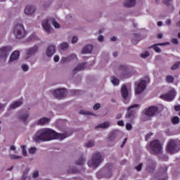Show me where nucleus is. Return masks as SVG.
Here are the masks:
<instances>
[{
	"mask_svg": "<svg viewBox=\"0 0 180 180\" xmlns=\"http://www.w3.org/2000/svg\"><path fill=\"white\" fill-rule=\"evenodd\" d=\"M172 3V0H164L165 5H167V6H169Z\"/></svg>",
	"mask_w": 180,
	"mask_h": 180,
	"instance_id": "44",
	"label": "nucleus"
},
{
	"mask_svg": "<svg viewBox=\"0 0 180 180\" xmlns=\"http://www.w3.org/2000/svg\"><path fill=\"white\" fill-rule=\"evenodd\" d=\"M121 95L124 99V103H127V102H126V99H127V96H129V90H127V86H126V85H123L122 86Z\"/></svg>",
	"mask_w": 180,
	"mask_h": 180,
	"instance_id": "13",
	"label": "nucleus"
},
{
	"mask_svg": "<svg viewBox=\"0 0 180 180\" xmlns=\"http://www.w3.org/2000/svg\"><path fill=\"white\" fill-rule=\"evenodd\" d=\"M56 53V46L54 45H51L48 47L46 49V56L48 57H51L53 54Z\"/></svg>",
	"mask_w": 180,
	"mask_h": 180,
	"instance_id": "15",
	"label": "nucleus"
},
{
	"mask_svg": "<svg viewBox=\"0 0 180 180\" xmlns=\"http://www.w3.org/2000/svg\"><path fill=\"white\" fill-rule=\"evenodd\" d=\"M70 136V134L68 133L58 134L51 129L45 128L37 131L35 140L36 141H50L51 140H56V139L64 140V139H67Z\"/></svg>",
	"mask_w": 180,
	"mask_h": 180,
	"instance_id": "1",
	"label": "nucleus"
},
{
	"mask_svg": "<svg viewBox=\"0 0 180 180\" xmlns=\"http://www.w3.org/2000/svg\"><path fill=\"white\" fill-rule=\"evenodd\" d=\"M32 176L33 178H37V176H39V171L34 172Z\"/></svg>",
	"mask_w": 180,
	"mask_h": 180,
	"instance_id": "52",
	"label": "nucleus"
},
{
	"mask_svg": "<svg viewBox=\"0 0 180 180\" xmlns=\"http://www.w3.org/2000/svg\"><path fill=\"white\" fill-rule=\"evenodd\" d=\"M151 136H153V133L148 134L146 136V141H147V140H148V139H150V137H151Z\"/></svg>",
	"mask_w": 180,
	"mask_h": 180,
	"instance_id": "57",
	"label": "nucleus"
},
{
	"mask_svg": "<svg viewBox=\"0 0 180 180\" xmlns=\"http://www.w3.org/2000/svg\"><path fill=\"white\" fill-rule=\"evenodd\" d=\"M79 114H80V115H92V112H89V111L80 110V111H79Z\"/></svg>",
	"mask_w": 180,
	"mask_h": 180,
	"instance_id": "41",
	"label": "nucleus"
},
{
	"mask_svg": "<svg viewBox=\"0 0 180 180\" xmlns=\"http://www.w3.org/2000/svg\"><path fill=\"white\" fill-rule=\"evenodd\" d=\"M143 168V163L139 164L138 166L136 167V169L140 171Z\"/></svg>",
	"mask_w": 180,
	"mask_h": 180,
	"instance_id": "51",
	"label": "nucleus"
},
{
	"mask_svg": "<svg viewBox=\"0 0 180 180\" xmlns=\"http://www.w3.org/2000/svg\"><path fill=\"white\" fill-rule=\"evenodd\" d=\"M109 126H110V123H109V122H104L100 124H98V126H96L95 127V129H108V127H109Z\"/></svg>",
	"mask_w": 180,
	"mask_h": 180,
	"instance_id": "26",
	"label": "nucleus"
},
{
	"mask_svg": "<svg viewBox=\"0 0 180 180\" xmlns=\"http://www.w3.org/2000/svg\"><path fill=\"white\" fill-rule=\"evenodd\" d=\"M140 41V40H137L136 39H132L131 40V43L134 44V46H136V44H137V43H139Z\"/></svg>",
	"mask_w": 180,
	"mask_h": 180,
	"instance_id": "54",
	"label": "nucleus"
},
{
	"mask_svg": "<svg viewBox=\"0 0 180 180\" xmlns=\"http://www.w3.org/2000/svg\"><path fill=\"white\" fill-rule=\"evenodd\" d=\"M19 56H20V52H19V51H14L10 56V61H15V60H18V58H19Z\"/></svg>",
	"mask_w": 180,
	"mask_h": 180,
	"instance_id": "20",
	"label": "nucleus"
},
{
	"mask_svg": "<svg viewBox=\"0 0 180 180\" xmlns=\"http://www.w3.org/2000/svg\"><path fill=\"white\" fill-rule=\"evenodd\" d=\"M50 122V118L42 117L38 121V124H47Z\"/></svg>",
	"mask_w": 180,
	"mask_h": 180,
	"instance_id": "28",
	"label": "nucleus"
},
{
	"mask_svg": "<svg viewBox=\"0 0 180 180\" xmlns=\"http://www.w3.org/2000/svg\"><path fill=\"white\" fill-rule=\"evenodd\" d=\"M156 165L157 163L155 161L149 160V165L147 166L148 171H149V172L154 171V169H155Z\"/></svg>",
	"mask_w": 180,
	"mask_h": 180,
	"instance_id": "21",
	"label": "nucleus"
},
{
	"mask_svg": "<svg viewBox=\"0 0 180 180\" xmlns=\"http://www.w3.org/2000/svg\"><path fill=\"white\" fill-rule=\"evenodd\" d=\"M29 171H30L29 169H26L24 171L23 176H22V180H26V176H27V174H29Z\"/></svg>",
	"mask_w": 180,
	"mask_h": 180,
	"instance_id": "40",
	"label": "nucleus"
},
{
	"mask_svg": "<svg viewBox=\"0 0 180 180\" xmlns=\"http://www.w3.org/2000/svg\"><path fill=\"white\" fill-rule=\"evenodd\" d=\"M150 153L153 155H158L162 154V145L158 139L153 140L149 145Z\"/></svg>",
	"mask_w": 180,
	"mask_h": 180,
	"instance_id": "3",
	"label": "nucleus"
},
{
	"mask_svg": "<svg viewBox=\"0 0 180 180\" xmlns=\"http://www.w3.org/2000/svg\"><path fill=\"white\" fill-rule=\"evenodd\" d=\"M158 112V107L157 106H150L147 109L145 112V115L148 116L149 117H153V116H155Z\"/></svg>",
	"mask_w": 180,
	"mask_h": 180,
	"instance_id": "11",
	"label": "nucleus"
},
{
	"mask_svg": "<svg viewBox=\"0 0 180 180\" xmlns=\"http://www.w3.org/2000/svg\"><path fill=\"white\" fill-rule=\"evenodd\" d=\"M68 49V43L63 42L60 44V50H67Z\"/></svg>",
	"mask_w": 180,
	"mask_h": 180,
	"instance_id": "35",
	"label": "nucleus"
},
{
	"mask_svg": "<svg viewBox=\"0 0 180 180\" xmlns=\"http://www.w3.org/2000/svg\"><path fill=\"white\" fill-rule=\"evenodd\" d=\"M36 148H30L29 149L30 154H34L36 153Z\"/></svg>",
	"mask_w": 180,
	"mask_h": 180,
	"instance_id": "45",
	"label": "nucleus"
},
{
	"mask_svg": "<svg viewBox=\"0 0 180 180\" xmlns=\"http://www.w3.org/2000/svg\"><path fill=\"white\" fill-rule=\"evenodd\" d=\"M166 82H167L169 84H172V82H174V78L173 76H171V75H167L166 76Z\"/></svg>",
	"mask_w": 180,
	"mask_h": 180,
	"instance_id": "32",
	"label": "nucleus"
},
{
	"mask_svg": "<svg viewBox=\"0 0 180 180\" xmlns=\"http://www.w3.org/2000/svg\"><path fill=\"white\" fill-rule=\"evenodd\" d=\"M85 63L79 64L76 68L73 69L74 74H77L78 71H84L85 70Z\"/></svg>",
	"mask_w": 180,
	"mask_h": 180,
	"instance_id": "18",
	"label": "nucleus"
},
{
	"mask_svg": "<svg viewBox=\"0 0 180 180\" xmlns=\"http://www.w3.org/2000/svg\"><path fill=\"white\" fill-rule=\"evenodd\" d=\"M10 150H12L13 151H15V150H16V147H15V146H11L10 147Z\"/></svg>",
	"mask_w": 180,
	"mask_h": 180,
	"instance_id": "62",
	"label": "nucleus"
},
{
	"mask_svg": "<svg viewBox=\"0 0 180 180\" xmlns=\"http://www.w3.org/2000/svg\"><path fill=\"white\" fill-rule=\"evenodd\" d=\"M96 177H97L98 179H101V178H102L101 172L96 173Z\"/></svg>",
	"mask_w": 180,
	"mask_h": 180,
	"instance_id": "59",
	"label": "nucleus"
},
{
	"mask_svg": "<svg viewBox=\"0 0 180 180\" xmlns=\"http://www.w3.org/2000/svg\"><path fill=\"white\" fill-rule=\"evenodd\" d=\"M179 65H180V62H176V63L171 67V70H172V71H174V70H178V68H179Z\"/></svg>",
	"mask_w": 180,
	"mask_h": 180,
	"instance_id": "34",
	"label": "nucleus"
},
{
	"mask_svg": "<svg viewBox=\"0 0 180 180\" xmlns=\"http://www.w3.org/2000/svg\"><path fill=\"white\" fill-rule=\"evenodd\" d=\"M140 106L139 104H134L127 108L128 113L126 114L125 117L129 119L130 117H134L136 116V112H137L134 108H139Z\"/></svg>",
	"mask_w": 180,
	"mask_h": 180,
	"instance_id": "8",
	"label": "nucleus"
},
{
	"mask_svg": "<svg viewBox=\"0 0 180 180\" xmlns=\"http://www.w3.org/2000/svg\"><path fill=\"white\" fill-rule=\"evenodd\" d=\"M85 164V159L81 157L79 160L76 161L77 165H84Z\"/></svg>",
	"mask_w": 180,
	"mask_h": 180,
	"instance_id": "31",
	"label": "nucleus"
},
{
	"mask_svg": "<svg viewBox=\"0 0 180 180\" xmlns=\"http://www.w3.org/2000/svg\"><path fill=\"white\" fill-rule=\"evenodd\" d=\"M141 58H147V57H150V53L146 52L145 53L141 54Z\"/></svg>",
	"mask_w": 180,
	"mask_h": 180,
	"instance_id": "42",
	"label": "nucleus"
},
{
	"mask_svg": "<svg viewBox=\"0 0 180 180\" xmlns=\"http://www.w3.org/2000/svg\"><path fill=\"white\" fill-rule=\"evenodd\" d=\"M36 11V8L33 6H27L25 9V13L26 15H32L34 13V11Z\"/></svg>",
	"mask_w": 180,
	"mask_h": 180,
	"instance_id": "17",
	"label": "nucleus"
},
{
	"mask_svg": "<svg viewBox=\"0 0 180 180\" xmlns=\"http://www.w3.org/2000/svg\"><path fill=\"white\" fill-rule=\"evenodd\" d=\"M111 82L114 85H119L120 84L119 79L117 78H115V76L111 77Z\"/></svg>",
	"mask_w": 180,
	"mask_h": 180,
	"instance_id": "33",
	"label": "nucleus"
},
{
	"mask_svg": "<svg viewBox=\"0 0 180 180\" xmlns=\"http://www.w3.org/2000/svg\"><path fill=\"white\" fill-rule=\"evenodd\" d=\"M169 42L155 44L150 46V49H153L156 53H161V49L158 46H167Z\"/></svg>",
	"mask_w": 180,
	"mask_h": 180,
	"instance_id": "14",
	"label": "nucleus"
},
{
	"mask_svg": "<svg viewBox=\"0 0 180 180\" xmlns=\"http://www.w3.org/2000/svg\"><path fill=\"white\" fill-rule=\"evenodd\" d=\"M68 91L65 89H57L53 91V95L55 98H65L67 96Z\"/></svg>",
	"mask_w": 180,
	"mask_h": 180,
	"instance_id": "9",
	"label": "nucleus"
},
{
	"mask_svg": "<svg viewBox=\"0 0 180 180\" xmlns=\"http://www.w3.org/2000/svg\"><path fill=\"white\" fill-rule=\"evenodd\" d=\"M27 117H29V113L27 112H19L18 114V118L20 120H22L25 124L27 123L26 120H27Z\"/></svg>",
	"mask_w": 180,
	"mask_h": 180,
	"instance_id": "16",
	"label": "nucleus"
},
{
	"mask_svg": "<svg viewBox=\"0 0 180 180\" xmlns=\"http://www.w3.org/2000/svg\"><path fill=\"white\" fill-rule=\"evenodd\" d=\"M77 58V55H70L68 57H63L61 58V63H68L69 61H71V60H74Z\"/></svg>",
	"mask_w": 180,
	"mask_h": 180,
	"instance_id": "22",
	"label": "nucleus"
},
{
	"mask_svg": "<svg viewBox=\"0 0 180 180\" xmlns=\"http://www.w3.org/2000/svg\"><path fill=\"white\" fill-rule=\"evenodd\" d=\"M42 27L46 33H50V24H49V20H46L44 22L42 23Z\"/></svg>",
	"mask_w": 180,
	"mask_h": 180,
	"instance_id": "25",
	"label": "nucleus"
},
{
	"mask_svg": "<svg viewBox=\"0 0 180 180\" xmlns=\"http://www.w3.org/2000/svg\"><path fill=\"white\" fill-rule=\"evenodd\" d=\"M122 118V114H117V115H116V119H121Z\"/></svg>",
	"mask_w": 180,
	"mask_h": 180,
	"instance_id": "63",
	"label": "nucleus"
},
{
	"mask_svg": "<svg viewBox=\"0 0 180 180\" xmlns=\"http://www.w3.org/2000/svg\"><path fill=\"white\" fill-rule=\"evenodd\" d=\"M112 167H108V170L103 174V178H111L112 177Z\"/></svg>",
	"mask_w": 180,
	"mask_h": 180,
	"instance_id": "29",
	"label": "nucleus"
},
{
	"mask_svg": "<svg viewBox=\"0 0 180 180\" xmlns=\"http://www.w3.org/2000/svg\"><path fill=\"white\" fill-rule=\"evenodd\" d=\"M158 39H162V34H158Z\"/></svg>",
	"mask_w": 180,
	"mask_h": 180,
	"instance_id": "64",
	"label": "nucleus"
},
{
	"mask_svg": "<svg viewBox=\"0 0 180 180\" xmlns=\"http://www.w3.org/2000/svg\"><path fill=\"white\" fill-rule=\"evenodd\" d=\"M22 151V155L26 157L27 155V151L26 150V146L22 145L21 146Z\"/></svg>",
	"mask_w": 180,
	"mask_h": 180,
	"instance_id": "39",
	"label": "nucleus"
},
{
	"mask_svg": "<svg viewBox=\"0 0 180 180\" xmlns=\"http://www.w3.org/2000/svg\"><path fill=\"white\" fill-rule=\"evenodd\" d=\"M12 51V46H4L0 49V58H6Z\"/></svg>",
	"mask_w": 180,
	"mask_h": 180,
	"instance_id": "10",
	"label": "nucleus"
},
{
	"mask_svg": "<svg viewBox=\"0 0 180 180\" xmlns=\"http://www.w3.org/2000/svg\"><path fill=\"white\" fill-rule=\"evenodd\" d=\"M127 141V138H125V139H124V141H123L122 145H121V147H122V148L124 147V144H126Z\"/></svg>",
	"mask_w": 180,
	"mask_h": 180,
	"instance_id": "58",
	"label": "nucleus"
},
{
	"mask_svg": "<svg viewBox=\"0 0 180 180\" xmlns=\"http://www.w3.org/2000/svg\"><path fill=\"white\" fill-rule=\"evenodd\" d=\"M86 147H88L89 148H91V147H94V146H95V141H89L86 143Z\"/></svg>",
	"mask_w": 180,
	"mask_h": 180,
	"instance_id": "37",
	"label": "nucleus"
},
{
	"mask_svg": "<svg viewBox=\"0 0 180 180\" xmlns=\"http://www.w3.org/2000/svg\"><path fill=\"white\" fill-rule=\"evenodd\" d=\"M14 34L16 39H23L26 36V30L22 25L17 24L14 28Z\"/></svg>",
	"mask_w": 180,
	"mask_h": 180,
	"instance_id": "5",
	"label": "nucleus"
},
{
	"mask_svg": "<svg viewBox=\"0 0 180 180\" xmlns=\"http://www.w3.org/2000/svg\"><path fill=\"white\" fill-rule=\"evenodd\" d=\"M103 162V156L101 153L96 152L93 154L91 160L88 162V166L90 168H98L101 164Z\"/></svg>",
	"mask_w": 180,
	"mask_h": 180,
	"instance_id": "2",
	"label": "nucleus"
},
{
	"mask_svg": "<svg viewBox=\"0 0 180 180\" xmlns=\"http://www.w3.org/2000/svg\"><path fill=\"white\" fill-rule=\"evenodd\" d=\"M136 5V0H126L124 3L125 8H131Z\"/></svg>",
	"mask_w": 180,
	"mask_h": 180,
	"instance_id": "24",
	"label": "nucleus"
},
{
	"mask_svg": "<svg viewBox=\"0 0 180 180\" xmlns=\"http://www.w3.org/2000/svg\"><path fill=\"white\" fill-rule=\"evenodd\" d=\"M171 23H172V21H171L170 19H169V20H167L166 21V25H167V26H171Z\"/></svg>",
	"mask_w": 180,
	"mask_h": 180,
	"instance_id": "61",
	"label": "nucleus"
},
{
	"mask_svg": "<svg viewBox=\"0 0 180 180\" xmlns=\"http://www.w3.org/2000/svg\"><path fill=\"white\" fill-rule=\"evenodd\" d=\"M174 110H176V112H179L180 111V105H175Z\"/></svg>",
	"mask_w": 180,
	"mask_h": 180,
	"instance_id": "56",
	"label": "nucleus"
},
{
	"mask_svg": "<svg viewBox=\"0 0 180 180\" xmlns=\"http://www.w3.org/2000/svg\"><path fill=\"white\" fill-rule=\"evenodd\" d=\"M101 108V104L100 103H96L93 109L94 110H98Z\"/></svg>",
	"mask_w": 180,
	"mask_h": 180,
	"instance_id": "48",
	"label": "nucleus"
},
{
	"mask_svg": "<svg viewBox=\"0 0 180 180\" xmlns=\"http://www.w3.org/2000/svg\"><path fill=\"white\" fill-rule=\"evenodd\" d=\"M133 126L130 123H127L126 124V129L127 130H131Z\"/></svg>",
	"mask_w": 180,
	"mask_h": 180,
	"instance_id": "46",
	"label": "nucleus"
},
{
	"mask_svg": "<svg viewBox=\"0 0 180 180\" xmlns=\"http://www.w3.org/2000/svg\"><path fill=\"white\" fill-rule=\"evenodd\" d=\"M18 158H20L16 155H11V160H18Z\"/></svg>",
	"mask_w": 180,
	"mask_h": 180,
	"instance_id": "50",
	"label": "nucleus"
},
{
	"mask_svg": "<svg viewBox=\"0 0 180 180\" xmlns=\"http://www.w3.org/2000/svg\"><path fill=\"white\" fill-rule=\"evenodd\" d=\"M98 41H103V36L102 35L98 36Z\"/></svg>",
	"mask_w": 180,
	"mask_h": 180,
	"instance_id": "60",
	"label": "nucleus"
},
{
	"mask_svg": "<svg viewBox=\"0 0 180 180\" xmlns=\"http://www.w3.org/2000/svg\"><path fill=\"white\" fill-rule=\"evenodd\" d=\"M115 139H116V131H112L108 136V140L110 141H113Z\"/></svg>",
	"mask_w": 180,
	"mask_h": 180,
	"instance_id": "30",
	"label": "nucleus"
},
{
	"mask_svg": "<svg viewBox=\"0 0 180 180\" xmlns=\"http://www.w3.org/2000/svg\"><path fill=\"white\" fill-rule=\"evenodd\" d=\"M23 103L22 101H15L13 104L11 105L10 109H16V108H19Z\"/></svg>",
	"mask_w": 180,
	"mask_h": 180,
	"instance_id": "27",
	"label": "nucleus"
},
{
	"mask_svg": "<svg viewBox=\"0 0 180 180\" xmlns=\"http://www.w3.org/2000/svg\"><path fill=\"white\" fill-rule=\"evenodd\" d=\"M176 95V92H175V90L172 89L169 92L161 95L160 98L163 101H166L167 102H171V101H174V98H175Z\"/></svg>",
	"mask_w": 180,
	"mask_h": 180,
	"instance_id": "6",
	"label": "nucleus"
},
{
	"mask_svg": "<svg viewBox=\"0 0 180 180\" xmlns=\"http://www.w3.org/2000/svg\"><path fill=\"white\" fill-rule=\"evenodd\" d=\"M172 122L173 124H178V123H179V117H174L172 119Z\"/></svg>",
	"mask_w": 180,
	"mask_h": 180,
	"instance_id": "38",
	"label": "nucleus"
},
{
	"mask_svg": "<svg viewBox=\"0 0 180 180\" xmlns=\"http://www.w3.org/2000/svg\"><path fill=\"white\" fill-rule=\"evenodd\" d=\"M117 126L123 127V126H124V122H123V120L117 121Z\"/></svg>",
	"mask_w": 180,
	"mask_h": 180,
	"instance_id": "47",
	"label": "nucleus"
},
{
	"mask_svg": "<svg viewBox=\"0 0 180 180\" xmlns=\"http://www.w3.org/2000/svg\"><path fill=\"white\" fill-rule=\"evenodd\" d=\"M171 42H172L173 44H176V45L179 44V41L178 39H176V38L172 39H171Z\"/></svg>",
	"mask_w": 180,
	"mask_h": 180,
	"instance_id": "43",
	"label": "nucleus"
},
{
	"mask_svg": "<svg viewBox=\"0 0 180 180\" xmlns=\"http://www.w3.org/2000/svg\"><path fill=\"white\" fill-rule=\"evenodd\" d=\"M53 60L55 61V63H58V61H59L60 60V56H55L53 58Z\"/></svg>",
	"mask_w": 180,
	"mask_h": 180,
	"instance_id": "55",
	"label": "nucleus"
},
{
	"mask_svg": "<svg viewBox=\"0 0 180 180\" xmlns=\"http://www.w3.org/2000/svg\"><path fill=\"white\" fill-rule=\"evenodd\" d=\"M118 68L119 70L121 71L124 78H129V77H130V71H129V68H127V66L121 65Z\"/></svg>",
	"mask_w": 180,
	"mask_h": 180,
	"instance_id": "12",
	"label": "nucleus"
},
{
	"mask_svg": "<svg viewBox=\"0 0 180 180\" xmlns=\"http://www.w3.org/2000/svg\"><path fill=\"white\" fill-rule=\"evenodd\" d=\"M94 46L89 44L84 46L82 51V54H86V53H91Z\"/></svg>",
	"mask_w": 180,
	"mask_h": 180,
	"instance_id": "23",
	"label": "nucleus"
},
{
	"mask_svg": "<svg viewBox=\"0 0 180 180\" xmlns=\"http://www.w3.org/2000/svg\"><path fill=\"white\" fill-rule=\"evenodd\" d=\"M77 41H78V37H73L72 39V43L75 44V43H77Z\"/></svg>",
	"mask_w": 180,
	"mask_h": 180,
	"instance_id": "53",
	"label": "nucleus"
},
{
	"mask_svg": "<svg viewBox=\"0 0 180 180\" xmlns=\"http://www.w3.org/2000/svg\"><path fill=\"white\" fill-rule=\"evenodd\" d=\"M167 152L169 154H175L180 150V141L171 139L167 146Z\"/></svg>",
	"mask_w": 180,
	"mask_h": 180,
	"instance_id": "4",
	"label": "nucleus"
},
{
	"mask_svg": "<svg viewBox=\"0 0 180 180\" xmlns=\"http://www.w3.org/2000/svg\"><path fill=\"white\" fill-rule=\"evenodd\" d=\"M39 50V47L37 46H34L32 48H30L27 50V56H33V54H35V53H37V51Z\"/></svg>",
	"mask_w": 180,
	"mask_h": 180,
	"instance_id": "19",
	"label": "nucleus"
},
{
	"mask_svg": "<svg viewBox=\"0 0 180 180\" xmlns=\"http://www.w3.org/2000/svg\"><path fill=\"white\" fill-rule=\"evenodd\" d=\"M22 69L24 71H28L29 70V66H27V65H22Z\"/></svg>",
	"mask_w": 180,
	"mask_h": 180,
	"instance_id": "49",
	"label": "nucleus"
},
{
	"mask_svg": "<svg viewBox=\"0 0 180 180\" xmlns=\"http://www.w3.org/2000/svg\"><path fill=\"white\" fill-rule=\"evenodd\" d=\"M147 88V82L146 80H141L140 82L136 83L135 94L138 95L141 94Z\"/></svg>",
	"mask_w": 180,
	"mask_h": 180,
	"instance_id": "7",
	"label": "nucleus"
},
{
	"mask_svg": "<svg viewBox=\"0 0 180 180\" xmlns=\"http://www.w3.org/2000/svg\"><path fill=\"white\" fill-rule=\"evenodd\" d=\"M52 25L54 26L56 29H60V24L56 21V19L52 20Z\"/></svg>",
	"mask_w": 180,
	"mask_h": 180,
	"instance_id": "36",
	"label": "nucleus"
}]
</instances>
